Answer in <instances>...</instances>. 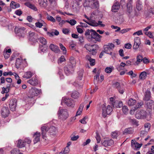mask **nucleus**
Returning <instances> with one entry per match:
<instances>
[{
	"instance_id": "1",
	"label": "nucleus",
	"mask_w": 154,
	"mask_h": 154,
	"mask_svg": "<svg viewBox=\"0 0 154 154\" xmlns=\"http://www.w3.org/2000/svg\"><path fill=\"white\" fill-rule=\"evenodd\" d=\"M85 35L87 40L89 42H93L94 40H95V41L99 42L101 41L102 36L98 34L95 30L92 29L86 30Z\"/></svg>"
},
{
	"instance_id": "2",
	"label": "nucleus",
	"mask_w": 154,
	"mask_h": 154,
	"mask_svg": "<svg viewBox=\"0 0 154 154\" xmlns=\"http://www.w3.org/2000/svg\"><path fill=\"white\" fill-rule=\"evenodd\" d=\"M75 64L76 61L75 60H70L69 63L64 67L65 73L66 75H69L73 72Z\"/></svg>"
},
{
	"instance_id": "3",
	"label": "nucleus",
	"mask_w": 154,
	"mask_h": 154,
	"mask_svg": "<svg viewBox=\"0 0 154 154\" xmlns=\"http://www.w3.org/2000/svg\"><path fill=\"white\" fill-rule=\"evenodd\" d=\"M83 5L84 7H89L93 9L97 8L99 6L97 0H85Z\"/></svg>"
},
{
	"instance_id": "4",
	"label": "nucleus",
	"mask_w": 154,
	"mask_h": 154,
	"mask_svg": "<svg viewBox=\"0 0 154 154\" xmlns=\"http://www.w3.org/2000/svg\"><path fill=\"white\" fill-rule=\"evenodd\" d=\"M57 115L59 119L62 120H65L69 116V113L66 109H59L57 112Z\"/></svg>"
},
{
	"instance_id": "5",
	"label": "nucleus",
	"mask_w": 154,
	"mask_h": 154,
	"mask_svg": "<svg viewBox=\"0 0 154 154\" xmlns=\"http://www.w3.org/2000/svg\"><path fill=\"white\" fill-rule=\"evenodd\" d=\"M101 107L102 108V115L105 118L107 115H109L110 114L112 111V109L111 106L108 105L107 107L105 104H103L102 105Z\"/></svg>"
},
{
	"instance_id": "6",
	"label": "nucleus",
	"mask_w": 154,
	"mask_h": 154,
	"mask_svg": "<svg viewBox=\"0 0 154 154\" xmlns=\"http://www.w3.org/2000/svg\"><path fill=\"white\" fill-rule=\"evenodd\" d=\"M84 71L81 69L78 72V77L76 82L74 85L76 87H82V81H81L83 75Z\"/></svg>"
},
{
	"instance_id": "7",
	"label": "nucleus",
	"mask_w": 154,
	"mask_h": 154,
	"mask_svg": "<svg viewBox=\"0 0 154 154\" xmlns=\"http://www.w3.org/2000/svg\"><path fill=\"white\" fill-rule=\"evenodd\" d=\"M85 48L88 51L90 52L92 55H95L96 53V50L99 48L97 45H90L89 44H85Z\"/></svg>"
},
{
	"instance_id": "8",
	"label": "nucleus",
	"mask_w": 154,
	"mask_h": 154,
	"mask_svg": "<svg viewBox=\"0 0 154 154\" xmlns=\"http://www.w3.org/2000/svg\"><path fill=\"white\" fill-rule=\"evenodd\" d=\"M42 93L41 90L38 89L35 87L32 88L29 90V96H28V98H31L33 99L32 98L35 96H38Z\"/></svg>"
},
{
	"instance_id": "9",
	"label": "nucleus",
	"mask_w": 154,
	"mask_h": 154,
	"mask_svg": "<svg viewBox=\"0 0 154 154\" xmlns=\"http://www.w3.org/2000/svg\"><path fill=\"white\" fill-rule=\"evenodd\" d=\"M25 29L23 27H16L14 29V32L20 38H23L25 36Z\"/></svg>"
},
{
	"instance_id": "10",
	"label": "nucleus",
	"mask_w": 154,
	"mask_h": 154,
	"mask_svg": "<svg viewBox=\"0 0 154 154\" xmlns=\"http://www.w3.org/2000/svg\"><path fill=\"white\" fill-rule=\"evenodd\" d=\"M148 114L144 110H141L137 112L135 114V117L137 119H144L146 118Z\"/></svg>"
},
{
	"instance_id": "11",
	"label": "nucleus",
	"mask_w": 154,
	"mask_h": 154,
	"mask_svg": "<svg viewBox=\"0 0 154 154\" xmlns=\"http://www.w3.org/2000/svg\"><path fill=\"white\" fill-rule=\"evenodd\" d=\"M63 102L65 103L67 106L71 107H73L75 105L74 101L71 99L63 98L61 104H62Z\"/></svg>"
},
{
	"instance_id": "12",
	"label": "nucleus",
	"mask_w": 154,
	"mask_h": 154,
	"mask_svg": "<svg viewBox=\"0 0 154 154\" xmlns=\"http://www.w3.org/2000/svg\"><path fill=\"white\" fill-rule=\"evenodd\" d=\"M126 14L128 15L129 18L133 17V11H132V7L131 4L130 3H127L126 6Z\"/></svg>"
},
{
	"instance_id": "13",
	"label": "nucleus",
	"mask_w": 154,
	"mask_h": 154,
	"mask_svg": "<svg viewBox=\"0 0 154 154\" xmlns=\"http://www.w3.org/2000/svg\"><path fill=\"white\" fill-rule=\"evenodd\" d=\"M10 113L8 108V107L4 106L1 110V114L3 117L5 118L8 116Z\"/></svg>"
},
{
	"instance_id": "14",
	"label": "nucleus",
	"mask_w": 154,
	"mask_h": 154,
	"mask_svg": "<svg viewBox=\"0 0 154 154\" xmlns=\"http://www.w3.org/2000/svg\"><path fill=\"white\" fill-rule=\"evenodd\" d=\"M48 129L49 127L47 125H43L41 128L42 138L45 140H46V133L48 131Z\"/></svg>"
},
{
	"instance_id": "15",
	"label": "nucleus",
	"mask_w": 154,
	"mask_h": 154,
	"mask_svg": "<svg viewBox=\"0 0 154 154\" xmlns=\"http://www.w3.org/2000/svg\"><path fill=\"white\" fill-rule=\"evenodd\" d=\"M120 8V5L119 3L117 1H115L112 8V11L114 12H117Z\"/></svg>"
},
{
	"instance_id": "16",
	"label": "nucleus",
	"mask_w": 154,
	"mask_h": 154,
	"mask_svg": "<svg viewBox=\"0 0 154 154\" xmlns=\"http://www.w3.org/2000/svg\"><path fill=\"white\" fill-rule=\"evenodd\" d=\"M28 38L30 41H35L37 38V34L34 32L30 31L29 32Z\"/></svg>"
},
{
	"instance_id": "17",
	"label": "nucleus",
	"mask_w": 154,
	"mask_h": 154,
	"mask_svg": "<svg viewBox=\"0 0 154 154\" xmlns=\"http://www.w3.org/2000/svg\"><path fill=\"white\" fill-rule=\"evenodd\" d=\"M17 100L15 99L11 100L9 104V107L11 110L14 111L15 110L17 105Z\"/></svg>"
},
{
	"instance_id": "18",
	"label": "nucleus",
	"mask_w": 154,
	"mask_h": 154,
	"mask_svg": "<svg viewBox=\"0 0 154 154\" xmlns=\"http://www.w3.org/2000/svg\"><path fill=\"white\" fill-rule=\"evenodd\" d=\"M115 47L114 45L112 43H109L108 45L104 46V50L106 53L109 54L111 50H112Z\"/></svg>"
},
{
	"instance_id": "19",
	"label": "nucleus",
	"mask_w": 154,
	"mask_h": 154,
	"mask_svg": "<svg viewBox=\"0 0 154 154\" xmlns=\"http://www.w3.org/2000/svg\"><path fill=\"white\" fill-rule=\"evenodd\" d=\"M40 133L38 132H36L34 134L33 136L34 138L33 141L34 144L40 141Z\"/></svg>"
},
{
	"instance_id": "20",
	"label": "nucleus",
	"mask_w": 154,
	"mask_h": 154,
	"mask_svg": "<svg viewBox=\"0 0 154 154\" xmlns=\"http://www.w3.org/2000/svg\"><path fill=\"white\" fill-rule=\"evenodd\" d=\"M49 48L51 51L56 53H60V50L59 47L54 44H51L49 46Z\"/></svg>"
},
{
	"instance_id": "21",
	"label": "nucleus",
	"mask_w": 154,
	"mask_h": 154,
	"mask_svg": "<svg viewBox=\"0 0 154 154\" xmlns=\"http://www.w3.org/2000/svg\"><path fill=\"white\" fill-rule=\"evenodd\" d=\"M113 143V141L111 139L104 140L102 143V145L105 147L110 146Z\"/></svg>"
},
{
	"instance_id": "22",
	"label": "nucleus",
	"mask_w": 154,
	"mask_h": 154,
	"mask_svg": "<svg viewBox=\"0 0 154 154\" xmlns=\"http://www.w3.org/2000/svg\"><path fill=\"white\" fill-rule=\"evenodd\" d=\"M112 105L114 107L120 108L123 106V104L122 101L116 100L112 103Z\"/></svg>"
},
{
	"instance_id": "23",
	"label": "nucleus",
	"mask_w": 154,
	"mask_h": 154,
	"mask_svg": "<svg viewBox=\"0 0 154 154\" xmlns=\"http://www.w3.org/2000/svg\"><path fill=\"white\" fill-rule=\"evenodd\" d=\"M27 82L31 85L35 86L38 84V81L37 78H33L29 80Z\"/></svg>"
},
{
	"instance_id": "24",
	"label": "nucleus",
	"mask_w": 154,
	"mask_h": 154,
	"mask_svg": "<svg viewBox=\"0 0 154 154\" xmlns=\"http://www.w3.org/2000/svg\"><path fill=\"white\" fill-rule=\"evenodd\" d=\"M16 145L19 148H22L25 146V143L24 140H19L17 142Z\"/></svg>"
},
{
	"instance_id": "25",
	"label": "nucleus",
	"mask_w": 154,
	"mask_h": 154,
	"mask_svg": "<svg viewBox=\"0 0 154 154\" xmlns=\"http://www.w3.org/2000/svg\"><path fill=\"white\" fill-rule=\"evenodd\" d=\"M131 145L132 147L134 149L140 148L141 145H140L139 143L134 142V140H131Z\"/></svg>"
},
{
	"instance_id": "26",
	"label": "nucleus",
	"mask_w": 154,
	"mask_h": 154,
	"mask_svg": "<svg viewBox=\"0 0 154 154\" xmlns=\"http://www.w3.org/2000/svg\"><path fill=\"white\" fill-rule=\"evenodd\" d=\"M48 130L50 135H54L56 134L57 130L55 127L51 126L50 128H49Z\"/></svg>"
},
{
	"instance_id": "27",
	"label": "nucleus",
	"mask_w": 154,
	"mask_h": 154,
	"mask_svg": "<svg viewBox=\"0 0 154 154\" xmlns=\"http://www.w3.org/2000/svg\"><path fill=\"white\" fill-rule=\"evenodd\" d=\"M86 60H88L91 66H92L95 64V60L92 59L89 55H87L86 57Z\"/></svg>"
},
{
	"instance_id": "28",
	"label": "nucleus",
	"mask_w": 154,
	"mask_h": 154,
	"mask_svg": "<svg viewBox=\"0 0 154 154\" xmlns=\"http://www.w3.org/2000/svg\"><path fill=\"white\" fill-rule=\"evenodd\" d=\"M25 5L31 9L33 10L34 11H37V9L36 6L34 5H33L29 2H27L25 3Z\"/></svg>"
},
{
	"instance_id": "29",
	"label": "nucleus",
	"mask_w": 154,
	"mask_h": 154,
	"mask_svg": "<svg viewBox=\"0 0 154 154\" xmlns=\"http://www.w3.org/2000/svg\"><path fill=\"white\" fill-rule=\"evenodd\" d=\"M38 2L40 6L42 7H46L48 5L47 0H38Z\"/></svg>"
},
{
	"instance_id": "30",
	"label": "nucleus",
	"mask_w": 154,
	"mask_h": 154,
	"mask_svg": "<svg viewBox=\"0 0 154 154\" xmlns=\"http://www.w3.org/2000/svg\"><path fill=\"white\" fill-rule=\"evenodd\" d=\"M47 46L45 45H40L38 49L39 52L40 53H44L47 50Z\"/></svg>"
},
{
	"instance_id": "31",
	"label": "nucleus",
	"mask_w": 154,
	"mask_h": 154,
	"mask_svg": "<svg viewBox=\"0 0 154 154\" xmlns=\"http://www.w3.org/2000/svg\"><path fill=\"white\" fill-rule=\"evenodd\" d=\"M19 4L14 1H12L10 4V6L11 8L13 9H16L20 7Z\"/></svg>"
},
{
	"instance_id": "32",
	"label": "nucleus",
	"mask_w": 154,
	"mask_h": 154,
	"mask_svg": "<svg viewBox=\"0 0 154 154\" xmlns=\"http://www.w3.org/2000/svg\"><path fill=\"white\" fill-rule=\"evenodd\" d=\"M22 60L21 58H17L16 60L15 66L18 69L22 65Z\"/></svg>"
},
{
	"instance_id": "33",
	"label": "nucleus",
	"mask_w": 154,
	"mask_h": 154,
	"mask_svg": "<svg viewBox=\"0 0 154 154\" xmlns=\"http://www.w3.org/2000/svg\"><path fill=\"white\" fill-rule=\"evenodd\" d=\"M136 59L137 60L135 63V64L138 65L140 62L143 61V57L141 55H138Z\"/></svg>"
},
{
	"instance_id": "34",
	"label": "nucleus",
	"mask_w": 154,
	"mask_h": 154,
	"mask_svg": "<svg viewBox=\"0 0 154 154\" xmlns=\"http://www.w3.org/2000/svg\"><path fill=\"white\" fill-rule=\"evenodd\" d=\"M151 97V92L149 90H147L145 93V97L143 100H145L148 101L150 100Z\"/></svg>"
},
{
	"instance_id": "35",
	"label": "nucleus",
	"mask_w": 154,
	"mask_h": 154,
	"mask_svg": "<svg viewBox=\"0 0 154 154\" xmlns=\"http://www.w3.org/2000/svg\"><path fill=\"white\" fill-rule=\"evenodd\" d=\"M33 75V73L30 71H27L24 73L23 76V78L27 79L30 78Z\"/></svg>"
},
{
	"instance_id": "36",
	"label": "nucleus",
	"mask_w": 154,
	"mask_h": 154,
	"mask_svg": "<svg viewBox=\"0 0 154 154\" xmlns=\"http://www.w3.org/2000/svg\"><path fill=\"white\" fill-rule=\"evenodd\" d=\"M84 106V105L83 104V103H82L80 105L78 108V111L76 112V116H77L80 115L81 113H82V111Z\"/></svg>"
},
{
	"instance_id": "37",
	"label": "nucleus",
	"mask_w": 154,
	"mask_h": 154,
	"mask_svg": "<svg viewBox=\"0 0 154 154\" xmlns=\"http://www.w3.org/2000/svg\"><path fill=\"white\" fill-rule=\"evenodd\" d=\"M154 102L152 100H148L146 103V107L148 109H151L152 108V105L153 106Z\"/></svg>"
},
{
	"instance_id": "38",
	"label": "nucleus",
	"mask_w": 154,
	"mask_h": 154,
	"mask_svg": "<svg viewBox=\"0 0 154 154\" xmlns=\"http://www.w3.org/2000/svg\"><path fill=\"white\" fill-rule=\"evenodd\" d=\"M133 132V129L131 128H128L125 129L123 131V134H131Z\"/></svg>"
},
{
	"instance_id": "39",
	"label": "nucleus",
	"mask_w": 154,
	"mask_h": 154,
	"mask_svg": "<svg viewBox=\"0 0 154 154\" xmlns=\"http://www.w3.org/2000/svg\"><path fill=\"white\" fill-rule=\"evenodd\" d=\"M136 101L135 100L130 98L128 101V103L129 106H133L135 104Z\"/></svg>"
},
{
	"instance_id": "40",
	"label": "nucleus",
	"mask_w": 154,
	"mask_h": 154,
	"mask_svg": "<svg viewBox=\"0 0 154 154\" xmlns=\"http://www.w3.org/2000/svg\"><path fill=\"white\" fill-rule=\"evenodd\" d=\"M147 76L146 72L145 71L142 72L140 75L139 78L141 80L145 79Z\"/></svg>"
},
{
	"instance_id": "41",
	"label": "nucleus",
	"mask_w": 154,
	"mask_h": 154,
	"mask_svg": "<svg viewBox=\"0 0 154 154\" xmlns=\"http://www.w3.org/2000/svg\"><path fill=\"white\" fill-rule=\"evenodd\" d=\"M88 25L93 26H98L97 23L94 20H90L89 21Z\"/></svg>"
},
{
	"instance_id": "42",
	"label": "nucleus",
	"mask_w": 154,
	"mask_h": 154,
	"mask_svg": "<svg viewBox=\"0 0 154 154\" xmlns=\"http://www.w3.org/2000/svg\"><path fill=\"white\" fill-rule=\"evenodd\" d=\"M11 152V154H22V153L20 152V150L19 149L16 148L13 149Z\"/></svg>"
},
{
	"instance_id": "43",
	"label": "nucleus",
	"mask_w": 154,
	"mask_h": 154,
	"mask_svg": "<svg viewBox=\"0 0 154 154\" xmlns=\"http://www.w3.org/2000/svg\"><path fill=\"white\" fill-rule=\"evenodd\" d=\"M119 93L121 94H122L124 93L125 88L123 85H121L117 89Z\"/></svg>"
},
{
	"instance_id": "44",
	"label": "nucleus",
	"mask_w": 154,
	"mask_h": 154,
	"mask_svg": "<svg viewBox=\"0 0 154 154\" xmlns=\"http://www.w3.org/2000/svg\"><path fill=\"white\" fill-rule=\"evenodd\" d=\"M75 132L73 133L71 136V139L72 141H75L77 140L79 137V135L75 136Z\"/></svg>"
},
{
	"instance_id": "45",
	"label": "nucleus",
	"mask_w": 154,
	"mask_h": 154,
	"mask_svg": "<svg viewBox=\"0 0 154 154\" xmlns=\"http://www.w3.org/2000/svg\"><path fill=\"white\" fill-rule=\"evenodd\" d=\"M113 69L114 68L112 66L111 67H107L105 68V71L106 73H110Z\"/></svg>"
},
{
	"instance_id": "46",
	"label": "nucleus",
	"mask_w": 154,
	"mask_h": 154,
	"mask_svg": "<svg viewBox=\"0 0 154 154\" xmlns=\"http://www.w3.org/2000/svg\"><path fill=\"white\" fill-rule=\"evenodd\" d=\"M79 95V93L77 91H74L73 92L71 96L72 97L76 99L78 97Z\"/></svg>"
},
{
	"instance_id": "47",
	"label": "nucleus",
	"mask_w": 154,
	"mask_h": 154,
	"mask_svg": "<svg viewBox=\"0 0 154 154\" xmlns=\"http://www.w3.org/2000/svg\"><path fill=\"white\" fill-rule=\"evenodd\" d=\"M126 64L123 62H122L120 65H118L117 66L116 68V69L119 71H120L121 70V67H125L126 65Z\"/></svg>"
},
{
	"instance_id": "48",
	"label": "nucleus",
	"mask_w": 154,
	"mask_h": 154,
	"mask_svg": "<svg viewBox=\"0 0 154 154\" xmlns=\"http://www.w3.org/2000/svg\"><path fill=\"white\" fill-rule=\"evenodd\" d=\"M59 46H60V49L63 51V54H66V48L61 44H60Z\"/></svg>"
},
{
	"instance_id": "49",
	"label": "nucleus",
	"mask_w": 154,
	"mask_h": 154,
	"mask_svg": "<svg viewBox=\"0 0 154 154\" xmlns=\"http://www.w3.org/2000/svg\"><path fill=\"white\" fill-rule=\"evenodd\" d=\"M122 112L125 114H126L128 112V107L126 106H123L122 108Z\"/></svg>"
},
{
	"instance_id": "50",
	"label": "nucleus",
	"mask_w": 154,
	"mask_h": 154,
	"mask_svg": "<svg viewBox=\"0 0 154 154\" xmlns=\"http://www.w3.org/2000/svg\"><path fill=\"white\" fill-rule=\"evenodd\" d=\"M66 22L69 23L72 26H73L75 25L76 23V21L74 19H72L69 21V20H66Z\"/></svg>"
},
{
	"instance_id": "51",
	"label": "nucleus",
	"mask_w": 154,
	"mask_h": 154,
	"mask_svg": "<svg viewBox=\"0 0 154 154\" xmlns=\"http://www.w3.org/2000/svg\"><path fill=\"white\" fill-rule=\"evenodd\" d=\"M39 41L41 43L44 45H45L47 43V42L46 39H45L43 37L40 38Z\"/></svg>"
},
{
	"instance_id": "52",
	"label": "nucleus",
	"mask_w": 154,
	"mask_h": 154,
	"mask_svg": "<svg viewBox=\"0 0 154 154\" xmlns=\"http://www.w3.org/2000/svg\"><path fill=\"white\" fill-rule=\"evenodd\" d=\"M58 74L60 76V79H63L64 78V76L63 73V70L62 69H59Z\"/></svg>"
},
{
	"instance_id": "53",
	"label": "nucleus",
	"mask_w": 154,
	"mask_h": 154,
	"mask_svg": "<svg viewBox=\"0 0 154 154\" xmlns=\"http://www.w3.org/2000/svg\"><path fill=\"white\" fill-rule=\"evenodd\" d=\"M66 60V59L63 56H61L59 58L58 60V63H61L62 62L65 61Z\"/></svg>"
},
{
	"instance_id": "54",
	"label": "nucleus",
	"mask_w": 154,
	"mask_h": 154,
	"mask_svg": "<svg viewBox=\"0 0 154 154\" xmlns=\"http://www.w3.org/2000/svg\"><path fill=\"white\" fill-rule=\"evenodd\" d=\"M111 135L113 138H116L119 135L117 131L112 132L111 134Z\"/></svg>"
},
{
	"instance_id": "55",
	"label": "nucleus",
	"mask_w": 154,
	"mask_h": 154,
	"mask_svg": "<svg viewBox=\"0 0 154 154\" xmlns=\"http://www.w3.org/2000/svg\"><path fill=\"white\" fill-rule=\"evenodd\" d=\"M47 19L48 20L54 23L56 21L55 20L53 17L49 15L48 16Z\"/></svg>"
},
{
	"instance_id": "56",
	"label": "nucleus",
	"mask_w": 154,
	"mask_h": 154,
	"mask_svg": "<svg viewBox=\"0 0 154 154\" xmlns=\"http://www.w3.org/2000/svg\"><path fill=\"white\" fill-rule=\"evenodd\" d=\"M69 150H70L69 147H68V146H67L65 148L64 150H63L62 152L64 154H67L69 152Z\"/></svg>"
},
{
	"instance_id": "57",
	"label": "nucleus",
	"mask_w": 154,
	"mask_h": 154,
	"mask_svg": "<svg viewBox=\"0 0 154 154\" xmlns=\"http://www.w3.org/2000/svg\"><path fill=\"white\" fill-rule=\"evenodd\" d=\"M150 127V124L148 123H146L144 125L145 130L148 131Z\"/></svg>"
},
{
	"instance_id": "58",
	"label": "nucleus",
	"mask_w": 154,
	"mask_h": 154,
	"mask_svg": "<svg viewBox=\"0 0 154 154\" xmlns=\"http://www.w3.org/2000/svg\"><path fill=\"white\" fill-rule=\"evenodd\" d=\"M96 133V138L97 140V143H99L101 141V138L98 133Z\"/></svg>"
},
{
	"instance_id": "59",
	"label": "nucleus",
	"mask_w": 154,
	"mask_h": 154,
	"mask_svg": "<svg viewBox=\"0 0 154 154\" xmlns=\"http://www.w3.org/2000/svg\"><path fill=\"white\" fill-rule=\"evenodd\" d=\"M148 131L146 130L141 131L140 133V137H143L144 135H146Z\"/></svg>"
},
{
	"instance_id": "60",
	"label": "nucleus",
	"mask_w": 154,
	"mask_h": 154,
	"mask_svg": "<svg viewBox=\"0 0 154 154\" xmlns=\"http://www.w3.org/2000/svg\"><path fill=\"white\" fill-rule=\"evenodd\" d=\"M142 6L139 2H138L136 5V8L138 11H140L141 10Z\"/></svg>"
},
{
	"instance_id": "61",
	"label": "nucleus",
	"mask_w": 154,
	"mask_h": 154,
	"mask_svg": "<svg viewBox=\"0 0 154 154\" xmlns=\"http://www.w3.org/2000/svg\"><path fill=\"white\" fill-rule=\"evenodd\" d=\"M143 34L142 31L141 30L138 31L136 32H134L133 35H142Z\"/></svg>"
},
{
	"instance_id": "62",
	"label": "nucleus",
	"mask_w": 154,
	"mask_h": 154,
	"mask_svg": "<svg viewBox=\"0 0 154 154\" xmlns=\"http://www.w3.org/2000/svg\"><path fill=\"white\" fill-rule=\"evenodd\" d=\"M145 34L147 35L148 37H149L150 38H153V36L152 34L150 32H145Z\"/></svg>"
},
{
	"instance_id": "63",
	"label": "nucleus",
	"mask_w": 154,
	"mask_h": 154,
	"mask_svg": "<svg viewBox=\"0 0 154 154\" xmlns=\"http://www.w3.org/2000/svg\"><path fill=\"white\" fill-rule=\"evenodd\" d=\"M140 43H137L134 42V45L133 46V48L134 49H137L139 47Z\"/></svg>"
},
{
	"instance_id": "64",
	"label": "nucleus",
	"mask_w": 154,
	"mask_h": 154,
	"mask_svg": "<svg viewBox=\"0 0 154 154\" xmlns=\"http://www.w3.org/2000/svg\"><path fill=\"white\" fill-rule=\"evenodd\" d=\"M87 119V117H85L83 118L82 119L80 120V122L82 123L83 124H85L86 123V120Z\"/></svg>"
}]
</instances>
